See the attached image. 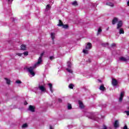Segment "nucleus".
<instances>
[{"instance_id": "obj_17", "label": "nucleus", "mask_w": 129, "mask_h": 129, "mask_svg": "<svg viewBox=\"0 0 129 129\" xmlns=\"http://www.w3.org/2000/svg\"><path fill=\"white\" fill-rule=\"evenodd\" d=\"M99 89H100V90H102V91H104V90L105 89V88L104 87V85H101L100 86Z\"/></svg>"}, {"instance_id": "obj_35", "label": "nucleus", "mask_w": 129, "mask_h": 129, "mask_svg": "<svg viewBox=\"0 0 129 129\" xmlns=\"http://www.w3.org/2000/svg\"><path fill=\"white\" fill-rule=\"evenodd\" d=\"M87 62H88L89 63H90L91 62V59L90 58H89L87 60Z\"/></svg>"}, {"instance_id": "obj_16", "label": "nucleus", "mask_w": 129, "mask_h": 129, "mask_svg": "<svg viewBox=\"0 0 129 129\" xmlns=\"http://www.w3.org/2000/svg\"><path fill=\"white\" fill-rule=\"evenodd\" d=\"M66 70L69 72V73H71V74L73 73V71H72L71 68H67Z\"/></svg>"}, {"instance_id": "obj_19", "label": "nucleus", "mask_w": 129, "mask_h": 129, "mask_svg": "<svg viewBox=\"0 0 129 129\" xmlns=\"http://www.w3.org/2000/svg\"><path fill=\"white\" fill-rule=\"evenodd\" d=\"M68 65V68H71V67L72 66V63L70 61H68L67 63Z\"/></svg>"}, {"instance_id": "obj_14", "label": "nucleus", "mask_w": 129, "mask_h": 129, "mask_svg": "<svg viewBox=\"0 0 129 129\" xmlns=\"http://www.w3.org/2000/svg\"><path fill=\"white\" fill-rule=\"evenodd\" d=\"M56 35V34L52 32L50 34V36H51V38L52 40V41H54V39H55V36Z\"/></svg>"}, {"instance_id": "obj_41", "label": "nucleus", "mask_w": 129, "mask_h": 129, "mask_svg": "<svg viewBox=\"0 0 129 129\" xmlns=\"http://www.w3.org/2000/svg\"><path fill=\"white\" fill-rule=\"evenodd\" d=\"M127 5L128 7H129V1H127Z\"/></svg>"}, {"instance_id": "obj_22", "label": "nucleus", "mask_w": 129, "mask_h": 129, "mask_svg": "<svg viewBox=\"0 0 129 129\" xmlns=\"http://www.w3.org/2000/svg\"><path fill=\"white\" fill-rule=\"evenodd\" d=\"M68 109L69 110L72 109V105H71V104H68Z\"/></svg>"}, {"instance_id": "obj_36", "label": "nucleus", "mask_w": 129, "mask_h": 129, "mask_svg": "<svg viewBox=\"0 0 129 129\" xmlns=\"http://www.w3.org/2000/svg\"><path fill=\"white\" fill-rule=\"evenodd\" d=\"M125 112L126 113L127 115H129V111H125Z\"/></svg>"}, {"instance_id": "obj_40", "label": "nucleus", "mask_w": 129, "mask_h": 129, "mask_svg": "<svg viewBox=\"0 0 129 129\" xmlns=\"http://www.w3.org/2000/svg\"><path fill=\"white\" fill-rule=\"evenodd\" d=\"M58 101L59 102H62V100H61V99H59Z\"/></svg>"}, {"instance_id": "obj_13", "label": "nucleus", "mask_w": 129, "mask_h": 129, "mask_svg": "<svg viewBox=\"0 0 129 129\" xmlns=\"http://www.w3.org/2000/svg\"><path fill=\"white\" fill-rule=\"evenodd\" d=\"M79 107L81 109L84 108V105H83V103H82V102H81V101H79Z\"/></svg>"}, {"instance_id": "obj_37", "label": "nucleus", "mask_w": 129, "mask_h": 129, "mask_svg": "<svg viewBox=\"0 0 129 129\" xmlns=\"http://www.w3.org/2000/svg\"><path fill=\"white\" fill-rule=\"evenodd\" d=\"M111 46H112V47H115L116 45L115 43H113V44H112Z\"/></svg>"}, {"instance_id": "obj_1", "label": "nucleus", "mask_w": 129, "mask_h": 129, "mask_svg": "<svg viewBox=\"0 0 129 129\" xmlns=\"http://www.w3.org/2000/svg\"><path fill=\"white\" fill-rule=\"evenodd\" d=\"M44 54H45V51H43L42 53H41L40 56L38 58L37 62H36L33 67H30L27 69V71L29 73L32 75V76H35V73L34 72V69L38 66H40V64L42 63V58L43 56H44Z\"/></svg>"}, {"instance_id": "obj_42", "label": "nucleus", "mask_w": 129, "mask_h": 129, "mask_svg": "<svg viewBox=\"0 0 129 129\" xmlns=\"http://www.w3.org/2000/svg\"><path fill=\"white\" fill-rule=\"evenodd\" d=\"M50 129H53V127L51 125H50Z\"/></svg>"}, {"instance_id": "obj_29", "label": "nucleus", "mask_w": 129, "mask_h": 129, "mask_svg": "<svg viewBox=\"0 0 129 129\" xmlns=\"http://www.w3.org/2000/svg\"><path fill=\"white\" fill-rule=\"evenodd\" d=\"M9 5H12V3H13V1L14 0H7Z\"/></svg>"}, {"instance_id": "obj_25", "label": "nucleus", "mask_w": 129, "mask_h": 129, "mask_svg": "<svg viewBox=\"0 0 129 129\" xmlns=\"http://www.w3.org/2000/svg\"><path fill=\"white\" fill-rule=\"evenodd\" d=\"M73 87H74V85H73V84H70L69 85V88H70L71 89H73Z\"/></svg>"}, {"instance_id": "obj_3", "label": "nucleus", "mask_w": 129, "mask_h": 129, "mask_svg": "<svg viewBox=\"0 0 129 129\" xmlns=\"http://www.w3.org/2000/svg\"><path fill=\"white\" fill-rule=\"evenodd\" d=\"M86 115L89 118L94 119V120H96V121H99V119H100V118L95 115L94 113H86Z\"/></svg>"}, {"instance_id": "obj_7", "label": "nucleus", "mask_w": 129, "mask_h": 129, "mask_svg": "<svg viewBox=\"0 0 129 129\" xmlns=\"http://www.w3.org/2000/svg\"><path fill=\"white\" fill-rule=\"evenodd\" d=\"M124 95V92H121L120 94V97L119 98V101L121 102L122 101V98H123V96Z\"/></svg>"}, {"instance_id": "obj_27", "label": "nucleus", "mask_w": 129, "mask_h": 129, "mask_svg": "<svg viewBox=\"0 0 129 129\" xmlns=\"http://www.w3.org/2000/svg\"><path fill=\"white\" fill-rule=\"evenodd\" d=\"M23 55H24V56H28V55H29V52L28 51H25L24 52H23Z\"/></svg>"}, {"instance_id": "obj_21", "label": "nucleus", "mask_w": 129, "mask_h": 129, "mask_svg": "<svg viewBox=\"0 0 129 129\" xmlns=\"http://www.w3.org/2000/svg\"><path fill=\"white\" fill-rule=\"evenodd\" d=\"M62 25H63V22H62V21L60 20H59V23L57 25V26H59L60 27H62Z\"/></svg>"}, {"instance_id": "obj_24", "label": "nucleus", "mask_w": 129, "mask_h": 129, "mask_svg": "<svg viewBox=\"0 0 129 129\" xmlns=\"http://www.w3.org/2000/svg\"><path fill=\"white\" fill-rule=\"evenodd\" d=\"M22 128H26V127H28V124L25 123L23 124L22 126Z\"/></svg>"}, {"instance_id": "obj_34", "label": "nucleus", "mask_w": 129, "mask_h": 129, "mask_svg": "<svg viewBox=\"0 0 129 129\" xmlns=\"http://www.w3.org/2000/svg\"><path fill=\"white\" fill-rule=\"evenodd\" d=\"M54 59V57L53 56L49 57V60H53Z\"/></svg>"}, {"instance_id": "obj_10", "label": "nucleus", "mask_w": 129, "mask_h": 129, "mask_svg": "<svg viewBox=\"0 0 129 129\" xmlns=\"http://www.w3.org/2000/svg\"><path fill=\"white\" fill-rule=\"evenodd\" d=\"M29 110L32 112H34L35 111V107L34 106L30 105L29 107Z\"/></svg>"}, {"instance_id": "obj_31", "label": "nucleus", "mask_w": 129, "mask_h": 129, "mask_svg": "<svg viewBox=\"0 0 129 129\" xmlns=\"http://www.w3.org/2000/svg\"><path fill=\"white\" fill-rule=\"evenodd\" d=\"M16 83H17V84H21V83H22V81L20 80H17L16 81Z\"/></svg>"}, {"instance_id": "obj_26", "label": "nucleus", "mask_w": 129, "mask_h": 129, "mask_svg": "<svg viewBox=\"0 0 129 129\" xmlns=\"http://www.w3.org/2000/svg\"><path fill=\"white\" fill-rule=\"evenodd\" d=\"M72 5L73 6H77V5H78V4H77V2L75 1V2H72Z\"/></svg>"}, {"instance_id": "obj_33", "label": "nucleus", "mask_w": 129, "mask_h": 129, "mask_svg": "<svg viewBox=\"0 0 129 129\" xmlns=\"http://www.w3.org/2000/svg\"><path fill=\"white\" fill-rule=\"evenodd\" d=\"M46 10H50V5H47L46 6Z\"/></svg>"}, {"instance_id": "obj_30", "label": "nucleus", "mask_w": 129, "mask_h": 129, "mask_svg": "<svg viewBox=\"0 0 129 129\" xmlns=\"http://www.w3.org/2000/svg\"><path fill=\"white\" fill-rule=\"evenodd\" d=\"M61 27H62V28H63L64 29H67V28H68V25L62 24V26Z\"/></svg>"}, {"instance_id": "obj_11", "label": "nucleus", "mask_w": 129, "mask_h": 129, "mask_svg": "<svg viewBox=\"0 0 129 129\" xmlns=\"http://www.w3.org/2000/svg\"><path fill=\"white\" fill-rule=\"evenodd\" d=\"M48 85L51 93H53V85H52L51 83H49L48 84Z\"/></svg>"}, {"instance_id": "obj_8", "label": "nucleus", "mask_w": 129, "mask_h": 129, "mask_svg": "<svg viewBox=\"0 0 129 129\" xmlns=\"http://www.w3.org/2000/svg\"><path fill=\"white\" fill-rule=\"evenodd\" d=\"M119 61H122V62H127V61L128 60V58H126L124 57H121L119 58Z\"/></svg>"}, {"instance_id": "obj_43", "label": "nucleus", "mask_w": 129, "mask_h": 129, "mask_svg": "<svg viewBox=\"0 0 129 129\" xmlns=\"http://www.w3.org/2000/svg\"><path fill=\"white\" fill-rule=\"evenodd\" d=\"M109 29V27H108V28L106 29V30H107V31H108Z\"/></svg>"}, {"instance_id": "obj_5", "label": "nucleus", "mask_w": 129, "mask_h": 129, "mask_svg": "<svg viewBox=\"0 0 129 129\" xmlns=\"http://www.w3.org/2000/svg\"><path fill=\"white\" fill-rule=\"evenodd\" d=\"M38 89L41 92H44V91H46V88L44 87L43 85H39Z\"/></svg>"}, {"instance_id": "obj_2", "label": "nucleus", "mask_w": 129, "mask_h": 129, "mask_svg": "<svg viewBox=\"0 0 129 129\" xmlns=\"http://www.w3.org/2000/svg\"><path fill=\"white\" fill-rule=\"evenodd\" d=\"M122 21H119L118 23L117 24V27L116 30H118L119 34H124V31L123 30V29L121 28L122 27Z\"/></svg>"}, {"instance_id": "obj_18", "label": "nucleus", "mask_w": 129, "mask_h": 129, "mask_svg": "<svg viewBox=\"0 0 129 129\" xmlns=\"http://www.w3.org/2000/svg\"><path fill=\"white\" fill-rule=\"evenodd\" d=\"M107 6H109V7H113V4L112 3L108 2L106 4Z\"/></svg>"}, {"instance_id": "obj_12", "label": "nucleus", "mask_w": 129, "mask_h": 129, "mask_svg": "<svg viewBox=\"0 0 129 129\" xmlns=\"http://www.w3.org/2000/svg\"><path fill=\"white\" fill-rule=\"evenodd\" d=\"M119 124V123H118V120H116L114 123V127L115 128L118 127Z\"/></svg>"}, {"instance_id": "obj_15", "label": "nucleus", "mask_w": 129, "mask_h": 129, "mask_svg": "<svg viewBox=\"0 0 129 129\" xmlns=\"http://www.w3.org/2000/svg\"><path fill=\"white\" fill-rule=\"evenodd\" d=\"M5 80L6 81V83L7 84H8V85H10V84H11V80L7 78H5Z\"/></svg>"}, {"instance_id": "obj_39", "label": "nucleus", "mask_w": 129, "mask_h": 129, "mask_svg": "<svg viewBox=\"0 0 129 129\" xmlns=\"http://www.w3.org/2000/svg\"><path fill=\"white\" fill-rule=\"evenodd\" d=\"M27 104H28V102H27V101H25L24 102V105H27Z\"/></svg>"}, {"instance_id": "obj_6", "label": "nucleus", "mask_w": 129, "mask_h": 129, "mask_svg": "<svg viewBox=\"0 0 129 129\" xmlns=\"http://www.w3.org/2000/svg\"><path fill=\"white\" fill-rule=\"evenodd\" d=\"M119 22V21H118V18H117L116 17H114L112 21V25H115V24H116V23H117V24H118Z\"/></svg>"}, {"instance_id": "obj_20", "label": "nucleus", "mask_w": 129, "mask_h": 129, "mask_svg": "<svg viewBox=\"0 0 129 129\" xmlns=\"http://www.w3.org/2000/svg\"><path fill=\"white\" fill-rule=\"evenodd\" d=\"M21 50H26V48H27L26 47L25 45L22 44L21 46Z\"/></svg>"}, {"instance_id": "obj_4", "label": "nucleus", "mask_w": 129, "mask_h": 129, "mask_svg": "<svg viewBox=\"0 0 129 129\" xmlns=\"http://www.w3.org/2000/svg\"><path fill=\"white\" fill-rule=\"evenodd\" d=\"M92 47V45L91 43L89 42L87 43L85 49L83 50V52L84 54H88V50H90Z\"/></svg>"}, {"instance_id": "obj_32", "label": "nucleus", "mask_w": 129, "mask_h": 129, "mask_svg": "<svg viewBox=\"0 0 129 129\" xmlns=\"http://www.w3.org/2000/svg\"><path fill=\"white\" fill-rule=\"evenodd\" d=\"M16 55H17L18 56H19V57H22V55H23V53H17L16 54Z\"/></svg>"}, {"instance_id": "obj_28", "label": "nucleus", "mask_w": 129, "mask_h": 129, "mask_svg": "<svg viewBox=\"0 0 129 129\" xmlns=\"http://www.w3.org/2000/svg\"><path fill=\"white\" fill-rule=\"evenodd\" d=\"M102 45H103V47H107V46L108 45V43H104L102 44Z\"/></svg>"}, {"instance_id": "obj_9", "label": "nucleus", "mask_w": 129, "mask_h": 129, "mask_svg": "<svg viewBox=\"0 0 129 129\" xmlns=\"http://www.w3.org/2000/svg\"><path fill=\"white\" fill-rule=\"evenodd\" d=\"M112 84L113 86H116L117 85V81L114 79H112Z\"/></svg>"}, {"instance_id": "obj_44", "label": "nucleus", "mask_w": 129, "mask_h": 129, "mask_svg": "<svg viewBox=\"0 0 129 129\" xmlns=\"http://www.w3.org/2000/svg\"><path fill=\"white\" fill-rule=\"evenodd\" d=\"M98 81H99V82H101V80H98Z\"/></svg>"}, {"instance_id": "obj_23", "label": "nucleus", "mask_w": 129, "mask_h": 129, "mask_svg": "<svg viewBox=\"0 0 129 129\" xmlns=\"http://www.w3.org/2000/svg\"><path fill=\"white\" fill-rule=\"evenodd\" d=\"M101 32H102V30L101 29V28H99L98 29V33H97V35H99V34H100L101 33Z\"/></svg>"}, {"instance_id": "obj_38", "label": "nucleus", "mask_w": 129, "mask_h": 129, "mask_svg": "<svg viewBox=\"0 0 129 129\" xmlns=\"http://www.w3.org/2000/svg\"><path fill=\"white\" fill-rule=\"evenodd\" d=\"M123 129H127V126L125 125L123 127Z\"/></svg>"}]
</instances>
